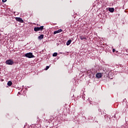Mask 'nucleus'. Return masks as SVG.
I'll use <instances>...</instances> for the list:
<instances>
[{
    "label": "nucleus",
    "mask_w": 128,
    "mask_h": 128,
    "mask_svg": "<svg viewBox=\"0 0 128 128\" xmlns=\"http://www.w3.org/2000/svg\"><path fill=\"white\" fill-rule=\"evenodd\" d=\"M25 56L28 58H34V56L32 54V52H28L25 54Z\"/></svg>",
    "instance_id": "nucleus-1"
},
{
    "label": "nucleus",
    "mask_w": 128,
    "mask_h": 128,
    "mask_svg": "<svg viewBox=\"0 0 128 128\" xmlns=\"http://www.w3.org/2000/svg\"><path fill=\"white\" fill-rule=\"evenodd\" d=\"M44 30V26H41L40 27H35L34 28V32H38L39 30Z\"/></svg>",
    "instance_id": "nucleus-2"
},
{
    "label": "nucleus",
    "mask_w": 128,
    "mask_h": 128,
    "mask_svg": "<svg viewBox=\"0 0 128 128\" xmlns=\"http://www.w3.org/2000/svg\"><path fill=\"white\" fill-rule=\"evenodd\" d=\"M6 64H9L10 66H12V64H14V60H6Z\"/></svg>",
    "instance_id": "nucleus-3"
},
{
    "label": "nucleus",
    "mask_w": 128,
    "mask_h": 128,
    "mask_svg": "<svg viewBox=\"0 0 128 128\" xmlns=\"http://www.w3.org/2000/svg\"><path fill=\"white\" fill-rule=\"evenodd\" d=\"M16 20L17 22H21V23L24 22V20H22V18L20 17H16Z\"/></svg>",
    "instance_id": "nucleus-4"
},
{
    "label": "nucleus",
    "mask_w": 128,
    "mask_h": 128,
    "mask_svg": "<svg viewBox=\"0 0 128 128\" xmlns=\"http://www.w3.org/2000/svg\"><path fill=\"white\" fill-rule=\"evenodd\" d=\"M62 32V30L60 29V30H56V31H54V34H58V33H60V32Z\"/></svg>",
    "instance_id": "nucleus-5"
},
{
    "label": "nucleus",
    "mask_w": 128,
    "mask_h": 128,
    "mask_svg": "<svg viewBox=\"0 0 128 128\" xmlns=\"http://www.w3.org/2000/svg\"><path fill=\"white\" fill-rule=\"evenodd\" d=\"M102 73H98L96 74V78H102Z\"/></svg>",
    "instance_id": "nucleus-6"
},
{
    "label": "nucleus",
    "mask_w": 128,
    "mask_h": 128,
    "mask_svg": "<svg viewBox=\"0 0 128 128\" xmlns=\"http://www.w3.org/2000/svg\"><path fill=\"white\" fill-rule=\"evenodd\" d=\"M80 40H86V37L80 36Z\"/></svg>",
    "instance_id": "nucleus-7"
},
{
    "label": "nucleus",
    "mask_w": 128,
    "mask_h": 128,
    "mask_svg": "<svg viewBox=\"0 0 128 128\" xmlns=\"http://www.w3.org/2000/svg\"><path fill=\"white\" fill-rule=\"evenodd\" d=\"M108 10H109V12H114V8H109Z\"/></svg>",
    "instance_id": "nucleus-8"
},
{
    "label": "nucleus",
    "mask_w": 128,
    "mask_h": 128,
    "mask_svg": "<svg viewBox=\"0 0 128 128\" xmlns=\"http://www.w3.org/2000/svg\"><path fill=\"white\" fill-rule=\"evenodd\" d=\"M39 40H42L44 38V34H41L38 36Z\"/></svg>",
    "instance_id": "nucleus-9"
},
{
    "label": "nucleus",
    "mask_w": 128,
    "mask_h": 128,
    "mask_svg": "<svg viewBox=\"0 0 128 128\" xmlns=\"http://www.w3.org/2000/svg\"><path fill=\"white\" fill-rule=\"evenodd\" d=\"M12 81H8V86H12Z\"/></svg>",
    "instance_id": "nucleus-10"
},
{
    "label": "nucleus",
    "mask_w": 128,
    "mask_h": 128,
    "mask_svg": "<svg viewBox=\"0 0 128 128\" xmlns=\"http://www.w3.org/2000/svg\"><path fill=\"white\" fill-rule=\"evenodd\" d=\"M72 42V40H68L66 42V46H70Z\"/></svg>",
    "instance_id": "nucleus-11"
},
{
    "label": "nucleus",
    "mask_w": 128,
    "mask_h": 128,
    "mask_svg": "<svg viewBox=\"0 0 128 128\" xmlns=\"http://www.w3.org/2000/svg\"><path fill=\"white\" fill-rule=\"evenodd\" d=\"M58 56V53L57 52H54L52 54V56Z\"/></svg>",
    "instance_id": "nucleus-12"
},
{
    "label": "nucleus",
    "mask_w": 128,
    "mask_h": 128,
    "mask_svg": "<svg viewBox=\"0 0 128 128\" xmlns=\"http://www.w3.org/2000/svg\"><path fill=\"white\" fill-rule=\"evenodd\" d=\"M95 104H98V101L96 100V102H94Z\"/></svg>",
    "instance_id": "nucleus-13"
},
{
    "label": "nucleus",
    "mask_w": 128,
    "mask_h": 128,
    "mask_svg": "<svg viewBox=\"0 0 128 128\" xmlns=\"http://www.w3.org/2000/svg\"><path fill=\"white\" fill-rule=\"evenodd\" d=\"M48 68H50V66H46V70H48Z\"/></svg>",
    "instance_id": "nucleus-14"
},
{
    "label": "nucleus",
    "mask_w": 128,
    "mask_h": 128,
    "mask_svg": "<svg viewBox=\"0 0 128 128\" xmlns=\"http://www.w3.org/2000/svg\"><path fill=\"white\" fill-rule=\"evenodd\" d=\"M2 2H6V0H2Z\"/></svg>",
    "instance_id": "nucleus-15"
},
{
    "label": "nucleus",
    "mask_w": 128,
    "mask_h": 128,
    "mask_svg": "<svg viewBox=\"0 0 128 128\" xmlns=\"http://www.w3.org/2000/svg\"><path fill=\"white\" fill-rule=\"evenodd\" d=\"M112 52H116V49L113 48L112 49Z\"/></svg>",
    "instance_id": "nucleus-16"
},
{
    "label": "nucleus",
    "mask_w": 128,
    "mask_h": 128,
    "mask_svg": "<svg viewBox=\"0 0 128 128\" xmlns=\"http://www.w3.org/2000/svg\"><path fill=\"white\" fill-rule=\"evenodd\" d=\"M58 112H60V109H58Z\"/></svg>",
    "instance_id": "nucleus-17"
},
{
    "label": "nucleus",
    "mask_w": 128,
    "mask_h": 128,
    "mask_svg": "<svg viewBox=\"0 0 128 128\" xmlns=\"http://www.w3.org/2000/svg\"><path fill=\"white\" fill-rule=\"evenodd\" d=\"M98 110H99V112H100V109H99Z\"/></svg>",
    "instance_id": "nucleus-18"
},
{
    "label": "nucleus",
    "mask_w": 128,
    "mask_h": 128,
    "mask_svg": "<svg viewBox=\"0 0 128 128\" xmlns=\"http://www.w3.org/2000/svg\"><path fill=\"white\" fill-rule=\"evenodd\" d=\"M114 118H116V115H114Z\"/></svg>",
    "instance_id": "nucleus-19"
},
{
    "label": "nucleus",
    "mask_w": 128,
    "mask_h": 128,
    "mask_svg": "<svg viewBox=\"0 0 128 128\" xmlns=\"http://www.w3.org/2000/svg\"><path fill=\"white\" fill-rule=\"evenodd\" d=\"M18 94H20V92H18Z\"/></svg>",
    "instance_id": "nucleus-20"
},
{
    "label": "nucleus",
    "mask_w": 128,
    "mask_h": 128,
    "mask_svg": "<svg viewBox=\"0 0 128 128\" xmlns=\"http://www.w3.org/2000/svg\"><path fill=\"white\" fill-rule=\"evenodd\" d=\"M90 104H92V102H90Z\"/></svg>",
    "instance_id": "nucleus-21"
}]
</instances>
